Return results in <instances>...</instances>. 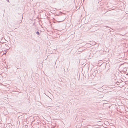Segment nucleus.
<instances>
[{"mask_svg":"<svg viewBox=\"0 0 128 128\" xmlns=\"http://www.w3.org/2000/svg\"><path fill=\"white\" fill-rule=\"evenodd\" d=\"M65 19L64 18L63 19H62V20H60V21H58V22H62L63 21H64V20Z\"/></svg>","mask_w":128,"mask_h":128,"instance_id":"1","label":"nucleus"},{"mask_svg":"<svg viewBox=\"0 0 128 128\" xmlns=\"http://www.w3.org/2000/svg\"><path fill=\"white\" fill-rule=\"evenodd\" d=\"M36 33L38 35H40V33H39V32L38 31L37 32H36Z\"/></svg>","mask_w":128,"mask_h":128,"instance_id":"2","label":"nucleus"},{"mask_svg":"<svg viewBox=\"0 0 128 128\" xmlns=\"http://www.w3.org/2000/svg\"><path fill=\"white\" fill-rule=\"evenodd\" d=\"M7 0L8 1V2H9V0Z\"/></svg>","mask_w":128,"mask_h":128,"instance_id":"3","label":"nucleus"},{"mask_svg":"<svg viewBox=\"0 0 128 128\" xmlns=\"http://www.w3.org/2000/svg\"><path fill=\"white\" fill-rule=\"evenodd\" d=\"M36 117H34V120H35V118Z\"/></svg>","mask_w":128,"mask_h":128,"instance_id":"4","label":"nucleus"},{"mask_svg":"<svg viewBox=\"0 0 128 128\" xmlns=\"http://www.w3.org/2000/svg\"><path fill=\"white\" fill-rule=\"evenodd\" d=\"M127 122L128 123V121L127 120Z\"/></svg>","mask_w":128,"mask_h":128,"instance_id":"5","label":"nucleus"},{"mask_svg":"<svg viewBox=\"0 0 128 128\" xmlns=\"http://www.w3.org/2000/svg\"><path fill=\"white\" fill-rule=\"evenodd\" d=\"M20 116L19 117H18V118H20Z\"/></svg>","mask_w":128,"mask_h":128,"instance_id":"6","label":"nucleus"},{"mask_svg":"<svg viewBox=\"0 0 128 128\" xmlns=\"http://www.w3.org/2000/svg\"><path fill=\"white\" fill-rule=\"evenodd\" d=\"M0 46H0V48H1V47H0Z\"/></svg>","mask_w":128,"mask_h":128,"instance_id":"7","label":"nucleus"},{"mask_svg":"<svg viewBox=\"0 0 128 128\" xmlns=\"http://www.w3.org/2000/svg\"><path fill=\"white\" fill-rule=\"evenodd\" d=\"M18 121H19V122H20L19 120Z\"/></svg>","mask_w":128,"mask_h":128,"instance_id":"8","label":"nucleus"}]
</instances>
